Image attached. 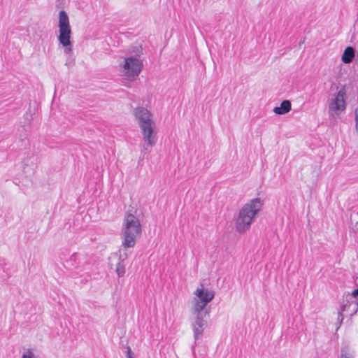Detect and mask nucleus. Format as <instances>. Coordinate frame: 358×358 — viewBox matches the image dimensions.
Masks as SVG:
<instances>
[{
    "label": "nucleus",
    "mask_w": 358,
    "mask_h": 358,
    "mask_svg": "<svg viewBox=\"0 0 358 358\" xmlns=\"http://www.w3.org/2000/svg\"><path fill=\"white\" fill-rule=\"evenodd\" d=\"M33 357H34L33 352L31 351V349H28L27 353L23 354L22 356L21 357V358H33Z\"/></svg>",
    "instance_id": "17"
},
{
    "label": "nucleus",
    "mask_w": 358,
    "mask_h": 358,
    "mask_svg": "<svg viewBox=\"0 0 358 358\" xmlns=\"http://www.w3.org/2000/svg\"><path fill=\"white\" fill-rule=\"evenodd\" d=\"M262 205L260 198H255L242 207L235 222L238 232L243 234L250 228L253 218L261 210Z\"/></svg>",
    "instance_id": "3"
},
{
    "label": "nucleus",
    "mask_w": 358,
    "mask_h": 358,
    "mask_svg": "<svg viewBox=\"0 0 358 358\" xmlns=\"http://www.w3.org/2000/svg\"><path fill=\"white\" fill-rule=\"evenodd\" d=\"M127 258V255L126 253L120 254L119 257L120 262H124Z\"/></svg>",
    "instance_id": "19"
},
{
    "label": "nucleus",
    "mask_w": 358,
    "mask_h": 358,
    "mask_svg": "<svg viewBox=\"0 0 358 358\" xmlns=\"http://www.w3.org/2000/svg\"><path fill=\"white\" fill-rule=\"evenodd\" d=\"M124 69L126 75L131 79H135L143 68L142 62L135 57H129L125 59Z\"/></svg>",
    "instance_id": "6"
},
{
    "label": "nucleus",
    "mask_w": 358,
    "mask_h": 358,
    "mask_svg": "<svg viewBox=\"0 0 358 358\" xmlns=\"http://www.w3.org/2000/svg\"><path fill=\"white\" fill-rule=\"evenodd\" d=\"M116 273L119 277L124 276L125 273V267L122 262H118L116 266Z\"/></svg>",
    "instance_id": "12"
},
{
    "label": "nucleus",
    "mask_w": 358,
    "mask_h": 358,
    "mask_svg": "<svg viewBox=\"0 0 358 358\" xmlns=\"http://www.w3.org/2000/svg\"><path fill=\"white\" fill-rule=\"evenodd\" d=\"M339 358H353V356L350 352L348 347H343L341 348Z\"/></svg>",
    "instance_id": "13"
},
{
    "label": "nucleus",
    "mask_w": 358,
    "mask_h": 358,
    "mask_svg": "<svg viewBox=\"0 0 358 358\" xmlns=\"http://www.w3.org/2000/svg\"><path fill=\"white\" fill-rule=\"evenodd\" d=\"M345 90L344 87H343L338 92L335 99H331V102L329 104V109L334 112L343 111L346 107L345 101Z\"/></svg>",
    "instance_id": "8"
},
{
    "label": "nucleus",
    "mask_w": 358,
    "mask_h": 358,
    "mask_svg": "<svg viewBox=\"0 0 358 358\" xmlns=\"http://www.w3.org/2000/svg\"><path fill=\"white\" fill-rule=\"evenodd\" d=\"M345 299L352 300V301L358 303V288L353 290L351 294H348Z\"/></svg>",
    "instance_id": "14"
},
{
    "label": "nucleus",
    "mask_w": 358,
    "mask_h": 358,
    "mask_svg": "<svg viewBox=\"0 0 358 358\" xmlns=\"http://www.w3.org/2000/svg\"><path fill=\"white\" fill-rule=\"evenodd\" d=\"M80 256L81 255L80 254L74 253L71 256L69 262L71 263L72 265H74L76 264H79L80 261H78V260H80Z\"/></svg>",
    "instance_id": "15"
},
{
    "label": "nucleus",
    "mask_w": 358,
    "mask_h": 358,
    "mask_svg": "<svg viewBox=\"0 0 358 358\" xmlns=\"http://www.w3.org/2000/svg\"><path fill=\"white\" fill-rule=\"evenodd\" d=\"M292 109L290 101L284 100L281 102L280 106L275 107L273 112L277 115H284L289 113Z\"/></svg>",
    "instance_id": "10"
},
{
    "label": "nucleus",
    "mask_w": 358,
    "mask_h": 358,
    "mask_svg": "<svg viewBox=\"0 0 358 358\" xmlns=\"http://www.w3.org/2000/svg\"><path fill=\"white\" fill-rule=\"evenodd\" d=\"M127 357L134 358V354L129 346L127 347Z\"/></svg>",
    "instance_id": "18"
},
{
    "label": "nucleus",
    "mask_w": 358,
    "mask_h": 358,
    "mask_svg": "<svg viewBox=\"0 0 358 358\" xmlns=\"http://www.w3.org/2000/svg\"><path fill=\"white\" fill-rule=\"evenodd\" d=\"M201 287L194 292L196 297L193 300V313H203L207 315L210 313V308H207L206 306L213 299L215 292L208 289H203V285H201Z\"/></svg>",
    "instance_id": "4"
},
{
    "label": "nucleus",
    "mask_w": 358,
    "mask_h": 358,
    "mask_svg": "<svg viewBox=\"0 0 358 358\" xmlns=\"http://www.w3.org/2000/svg\"><path fill=\"white\" fill-rule=\"evenodd\" d=\"M196 315L195 321L192 323V327L194 332L195 341L199 339L203 334V331L207 326V322L204 320V314L195 313Z\"/></svg>",
    "instance_id": "7"
},
{
    "label": "nucleus",
    "mask_w": 358,
    "mask_h": 358,
    "mask_svg": "<svg viewBox=\"0 0 358 358\" xmlns=\"http://www.w3.org/2000/svg\"><path fill=\"white\" fill-rule=\"evenodd\" d=\"M343 312H341V310L338 313V320L339 321V323L341 324L343 319H344V317H343Z\"/></svg>",
    "instance_id": "20"
},
{
    "label": "nucleus",
    "mask_w": 358,
    "mask_h": 358,
    "mask_svg": "<svg viewBox=\"0 0 358 358\" xmlns=\"http://www.w3.org/2000/svg\"><path fill=\"white\" fill-rule=\"evenodd\" d=\"M355 56V48L353 47L348 46L345 49L341 56V60L344 64H350V62H352Z\"/></svg>",
    "instance_id": "11"
},
{
    "label": "nucleus",
    "mask_w": 358,
    "mask_h": 358,
    "mask_svg": "<svg viewBox=\"0 0 358 358\" xmlns=\"http://www.w3.org/2000/svg\"><path fill=\"white\" fill-rule=\"evenodd\" d=\"M356 62H357V64H358V57H357V58H356Z\"/></svg>",
    "instance_id": "23"
},
{
    "label": "nucleus",
    "mask_w": 358,
    "mask_h": 358,
    "mask_svg": "<svg viewBox=\"0 0 358 358\" xmlns=\"http://www.w3.org/2000/svg\"><path fill=\"white\" fill-rule=\"evenodd\" d=\"M357 214H358V212H357Z\"/></svg>",
    "instance_id": "24"
},
{
    "label": "nucleus",
    "mask_w": 358,
    "mask_h": 358,
    "mask_svg": "<svg viewBox=\"0 0 358 358\" xmlns=\"http://www.w3.org/2000/svg\"><path fill=\"white\" fill-rule=\"evenodd\" d=\"M141 224L138 218L131 213L124 215L121 230L122 245L124 248L134 247L136 239L141 236Z\"/></svg>",
    "instance_id": "2"
},
{
    "label": "nucleus",
    "mask_w": 358,
    "mask_h": 358,
    "mask_svg": "<svg viewBox=\"0 0 358 358\" xmlns=\"http://www.w3.org/2000/svg\"><path fill=\"white\" fill-rule=\"evenodd\" d=\"M142 49L141 46H133L131 48V52L135 53L136 56H139V54L141 52Z\"/></svg>",
    "instance_id": "16"
},
{
    "label": "nucleus",
    "mask_w": 358,
    "mask_h": 358,
    "mask_svg": "<svg viewBox=\"0 0 358 358\" xmlns=\"http://www.w3.org/2000/svg\"><path fill=\"white\" fill-rule=\"evenodd\" d=\"M358 221L356 222L355 225V231H358Z\"/></svg>",
    "instance_id": "22"
},
{
    "label": "nucleus",
    "mask_w": 358,
    "mask_h": 358,
    "mask_svg": "<svg viewBox=\"0 0 358 358\" xmlns=\"http://www.w3.org/2000/svg\"><path fill=\"white\" fill-rule=\"evenodd\" d=\"M133 115L137 120L143 134L142 152L149 153L157 143L156 134L154 131L155 123L152 119V115L147 108L141 106L134 109Z\"/></svg>",
    "instance_id": "1"
},
{
    "label": "nucleus",
    "mask_w": 358,
    "mask_h": 358,
    "mask_svg": "<svg viewBox=\"0 0 358 358\" xmlns=\"http://www.w3.org/2000/svg\"><path fill=\"white\" fill-rule=\"evenodd\" d=\"M59 35L58 40L64 47H68L71 45V29L69 24V20L67 13L64 10L59 11ZM71 51V48H66L65 52L69 54Z\"/></svg>",
    "instance_id": "5"
},
{
    "label": "nucleus",
    "mask_w": 358,
    "mask_h": 358,
    "mask_svg": "<svg viewBox=\"0 0 358 358\" xmlns=\"http://www.w3.org/2000/svg\"><path fill=\"white\" fill-rule=\"evenodd\" d=\"M341 310V312H345L350 316H352L356 314L358 310V303L348 299H343Z\"/></svg>",
    "instance_id": "9"
},
{
    "label": "nucleus",
    "mask_w": 358,
    "mask_h": 358,
    "mask_svg": "<svg viewBox=\"0 0 358 358\" xmlns=\"http://www.w3.org/2000/svg\"><path fill=\"white\" fill-rule=\"evenodd\" d=\"M355 120H356V127H358V107L356 108L355 110Z\"/></svg>",
    "instance_id": "21"
}]
</instances>
